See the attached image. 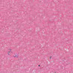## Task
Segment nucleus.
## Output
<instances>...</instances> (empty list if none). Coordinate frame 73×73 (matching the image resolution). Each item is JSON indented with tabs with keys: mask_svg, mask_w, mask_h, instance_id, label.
<instances>
[{
	"mask_svg": "<svg viewBox=\"0 0 73 73\" xmlns=\"http://www.w3.org/2000/svg\"><path fill=\"white\" fill-rule=\"evenodd\" d=\"M39 66H40L39 65Z\"/></svg>",
	"mask_w": 73,
	"mask_h": 73,
	"instance_id": "20e7f679",
	"label": "nucleus"
},
{
	"mask_svg": "<svg viewBox=\"0 0 73 73\" xmlns=\"http://www.w3.org/2000/svg\"><path fill=\"white\" fill-rule=\"evenodd\" d=\"M50 58H51V57H50Z\"/></svg>",
	"mask_w": 73,
	"mask_h": 73,
	"instance_id": "7ed1b4c3",
	"label": "nucleus"
},
{
	"mask_svg": "<svg viewBox=\"0 0 73 73\" xmlns=\"http://www.w3.org/2000/svg\"><path fill=\"white\" fill-rule=\"evenodd\" d=\"M13 57H16V55H15V56H14Z\"/></svg>",
	"mask_w": 73,
	"mask_h": 73,
	"instance_id": "f03ea898",
	"label": "nucleus"
},
{
	"mask_svg": "<svg viewBox=\"0 0 73 73\" xmlns=\"http://www.w3.org/2000/svg\"><path fill=\"white\" fill-rule=\"evenodd\" d=\"M8 50H9V51H8L7 52L8 55L9 56H11L12 54L13 53V52L12 51V49L9 48L8 49Z\"/></svg>",
	"mask_w": 73,
	"mask_h": 73,
	"instance_id": "f257e3e1",
	"label": "nucleus"
}]
</instances>
